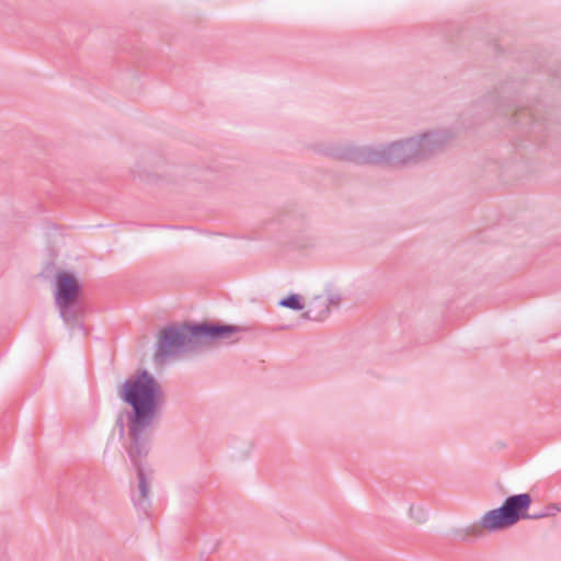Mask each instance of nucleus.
Listing matches in <instances>:
<instances>
[{
    "label": "nucleus",
    "mask_w": 561,
    "mask_h": 561,
    "mask_svg": "<svg viewBox=\"0 0 561 561\" xmlns=\"http://www.w3.org/2000/svg\"><path fill=\"white\" fill-rule=\"evenodd\" d=\"M278 305L280 307H285V308H288V309H291V310H302L304 309V305L301 304V298L298 294H291L285 298H283Z\"/></svg>",
    "instance_id": "obj_8"
},
{
    "label": "nucleus",
    "mask_w": 561,
    "mask_h": 561,
    "mask_svg": "<svg viewBox=\"0 0 561 561\" xmlns=\"http://www.w3.org/2000/svg\"><path fill=\"white\" fill-rule=\"evenodd\" d=\"M453 137V133L448 129H433L405 139L374 146L327 142L318 148V152L355 164L403 165L433 157L443 150Z\"/></svg>",
    "instance_id": "obj_2"
},
{
    "label": "nucleus",
    "mask_w": 561,
    "mask_h": 561,
    "mask_svg": "<svg viewBox=\"0 0 561 561\" xmlns=\"http://www.w3.org/2000/svg\"><path fill=\"white\" fill-rule=\"evenodd\" d=\"M123 430H124V425H123V423H121V432H123Z\"/></svg>",
    "instance_id": "obj_11"
},
{
    "label": "nucleus",
    "mask_w": 561,
    "mask_h": 561,
    "mask_svg": "<svg viewBox=\"0 0 561 561\" xmlns=\"http://www.w3.org/2000/svg\"><path fill=\"white\" fill-rule=\"evenodd\" d=\"M80 287L75 276L60 272L56 275L55 304L79 299Z\"/></svg>",
    "instance_id": "obj_5"
},
{
    "label": "nucleus",
    "mask_w": 561,
    "mask_h": 561,
    "mask_svg": "<svg viewBox=\"0 0 561 561\" xmlns=\"http://www.w3.org/2000/svg\"><path fill=\"white\" fill-rule=\"evenodd\" d=\"M249 329L231 324H172L164 328L156 344L154 360L163 363L170 357L191 352L202 345L203 340H220L236 343L239 334Z\"/></svg>",
    "instance_id": "obj_3"
},
{
    "label": "nucleus",
    "mask_w": 561,
    "mask_h": 561,
    "mask_svg": "<svg viewBox=\"0 0 561 561\" xmlns=\"http://www.w3.org/2000/svg\"><path fill=\"white\" fill-rule=\"evenodd\" d=\"M530 505L531 496L528 493L507 496L500 507L491 510L482 516L480 526L489 531L508 528L520 519L530 518L527 513Z\"/></svg>",
    "instance_id": "obj_4"
},
{
    "label": "nucleus",
    "mask_w": 561,
    "mask_h": 561,
    "mask_svg": "<svg viewBox=\"0 0 561 561\" xmlns=\"http://www.w3.org/2000/svg\"><path fill=\"white\" fill-rule=\"evenodd\" d=\"M121 399L130 407L126 412L129 446L127 454L137 470V491L131 500L135 507L148 513L150 507V479L141 467V459L150 450L152 431L159 422L164 403V392L159 381L147 370L125 380L119 391Z\"/></svg>",
    "instance_id": "obj_1"
},
{
    "label": "nucleus",
    "mask_w": 561,
    "mask_h": 561,
    "mask_svg": "<svg viewBox=\"0 0 561 561\" xmlns=\"http://www.w3.org/2000/svg\"><path fill=\"white\" fill-rule=\"evenodd\" d=\"M330 314L329 302L325 297L316 296L307 305L302 317L310 321H323Z\"/></svg>",
    "instance_id": "obj_7"
},
{
    "label": "nucleus",
    "mask_w": 561,
    "mask_h": 561,
    "mask_svg": "<svg viewBox=\"0 0 561 561\" xmlns=\"http://www.w3.org/2000/svg\"><path fill=\"white\" fill-rule=\"evenodd\" d=\"M60 318L70 328L83 329V324L80 322V318L83 313V307L79 299H73L64 302L55 304Z\"/></svg>",
    "instance_id": "obj_6"
},
{
    "label": "nucleus",
    "mask_w": 561,
    "mask_h": 561,
    "mask_svg": "<svg viewBox=\"0 0 561 561\" xmlns=\"http://www.w3.org/2000/svg\"><path fill=\"white\" fill-rule=\"evenodd\" d=\"M558 511H560V510L558 507L553 506V505L552 506H548V507L545 508L543 512L530 515V519H539V518L552 516Z\"/></svg>",
    "instance_id": "obj_9"
},
{
    "label": "nucleus",
    "mask_w": 561,
    "mask_h": 561,
    "mask_svg": "<svg viewBox=\"0 0 561 561\" xmlns=\"http://www.w3.org/2000/svg\"><path fill=\"white\" fill-rule=\"evenodd\" d=\"M328 299L329 306H337L340 304V296L339 295H331Z\"/></svg>",
    "instance_id": "obj_10"
}]
</instances>
